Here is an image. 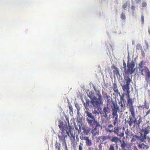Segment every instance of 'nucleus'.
Listing matches in <instances>:
<instances>
[{
  "mask_svg": "<svg viewBox=\"0 0 150 150\" xmlns=\"http://www.w3.org/2000/svg\"><path fill=\"white\" fill-rule=\"evenodd\" d=\"M95 91L96 96L98 98L94 96V93L91 91H89L87 94L88 96L91 99L90 103L94 108H98L100 105L103 103V99L100 91L94 86L93 87Z\"/></svg>",
  "mask_w": 150,
  "mask_h": 150,
  "instance_id": "1",
  "label": "nucleus"
},
{
  "mask_svg": "<svg viewBox=\"0 0 150 150\" xmlns=\"http://www.w3.org/2000/svg\"><path fill=\"white\" fill-rule=\"evenodd\" d=\"M86 121L90 126L93 128L91 131V137L93 139H95L100 133L99 130L97 129L98 127H101L102 126L95 117L86 119Z\"/></svg>",
  "mask_w": 150,
  "mask_h": 150,
  "instance_id": "2",
  "label": "nucleus"
},
{
  "mask_svg": "<svg viewBox=\"0 0 150 150\" xmlns=\"http://www.w3.org/2000/svg\"><path fill=\"white\" fill-rule=\"evenodd\" d=\"M125 103L119 102V106H117V104L116 103L115 106L114 108V109H113L112 113V118L114 119L113 122L114 126L118 124V115L117 114V112L118 111L119 112H122L124 111L126 109Z\"/></svg>",
  "mask_w": 150,
  "mask_h": 150,
  "instance_id": "3",
  "label": "nucleus"
},
{
  "mask_svg": "<svg viewBox=\"0 0 150 150\" xmlns=\"http://www.w3.org/2000/svg\"><path fill=\"white\" fill-rule=\"evenodd\" d=\"M105 130L106 132L110 133H114L120 137H123L124 135V131L123 130L121 131L122 128L120 127L117 126L114 127L112 124H109Z\"/></svg>",
  "mask_w": 150,
  "mask_h": 150,
  "instance_id": "4",
  "label": "nucleus"
},
{
  "mask_svg": "<svg viewBox=\"0 0 150 150\" xmlns=\"http://www.w3.org/2000/svg\"><path fill=\"white\" fill-rule=\"evenodd\" d=\"M97 139L98 141L99 140L101 139L102 142L107 140H109L112 142L115 143L116 144V147H117V143L119 141V138L115 136H113L110 134L108 135L99 137Z\"/></svg>",
  "mask_w": 150,
  "mask_h": 150,
  "instance_id": "5",
  "label": "nucleus"
},
{
  "mask_svg": "<svg viewBox=\"0 0 150 150\" xmlns=\"http://www.w3.org/2000/svg\"><path fill=\"white\" fill-rule=\"evenodd\" d=\"M128 60L127 62V70H125V74L129 75V74H132L135 71V69L134 67L135 66V64L133 60H132L131 62L129 63V57H128Z\"/></svg>",
  "mask_w": 150,
  "mask_h": 150,
  "instance_id": "6",
  "label": "nucleus"
},
{
  "mask_svg": "<svg viewBox=\"0 0 150 150\" xmlns=\"http://www.w3.org/2000/svg\"><path fill=\"white\" fill-rule=\"evenodd\" d=\"M82 102L83 103V105L85 108L86 109V111H85V113L86 114V119L95 117L89 111V109L88 107L89 106V103H90V101L88 99L86 98V103L84 102L83 100Z\"/></svg>",
  "mask_w": 150,
  "mask_h": 150,
  "instance_id": "7",
  "label": "nucleus"
},
{
  "mask_svg": "<svg viewBox=\"0 0 150 150\" xmlns=\"http://www.w3.org/2000/svg\"><path fill=\"white\" fill-rule=\"evenodd\" d=\"M124 79L126 84L122 85V89L123 91H128L129 90V85L132 81V76L130 77L129 75L125 74V75L124 76Z\"/></svg>",
  "mask_w": 150,
  "mask_h": 150,
  "instance_id": "8",
  "label": "nucleus"
},
{
  "mask_svg": "<svg viewBox=\"0 0 150 150\" xmlns=\"http://www.w3.org/2000/svg\"><path fill=\"white\" fill-rule=\"evenodd\" d=\"M59 127L62 131L61 134L62 135H67L68 133L69 132L67 131V124H64L63 122L61 120L59 121Z\"/></svg>",
  "mask_w": 150,
  "mask_h": 150,
  "instance_id": "9",
  "label": "nucleus"
},
{
  "mask_svg": "<svg viewBox=\"0 0 150 150\" xmlns=\"http://www.w3.org/2000/svg\"><path fill=\"white\" fill-rule=\"evenodd\" d=\"M79 138L81 140L85 141L86 145V146L88 147V148L91 147V146L93 144L92 141L88 137L84 136L83 133H81L80 135Z\"/></svg>",
  "mask_w": 150,
  "mask_h": 150,
  "instance_id": "10",
  "label": "nucleus"
},
{
  "mask_svg": "<svg viewBox=\"0 0 150 150\" xmlns=\"http://www.w3.org/2000/svg\"><path fill=\"white\" fill-rule=\"evenodd\" d=\"M131 113V115H130L128 120L127 122L128 123L130 127H131L134 124V121L135 120V111H132L130 112Z\"/></svg>",
  "mask_w": 150,
  "mask_h": 150,
  "instance_id": "11",
  "label": "nucleus"
},
{
  "mask_svg": "<svg viewBox=\"0 0 150 150\" xmlns=\"http://www.w3.org/2000/svg\"><path fill=\"white\" fill-rule=\"evenodd\" d=\"M134 100L132 98H130V97L127 98V105L128 107L129 110L130 112L132 111H135L134 106L133 105V104L134 103Z\"/></svg>",
  "mask_w": 150,
  "mask_h": 150,
  "instance_id": "12",
  "label": "nucleus"
},
{
  "mask_svg": "<svg viewBox=\"0 0 150 150\" xmlns=\"http://www.w3.org/2000/svg\"><path fill=\"white\" fill-rule=\"evenodd\" d=\"M137 118H138V120H137V118L135 117V120L134 121V124L133 126L134 127L135 126H137L139 127L140 126V125L143 122V117L140 116H139Z\"/></svg>",
  "mask_w": 150,
  "mask_h": 150,
  "instance_id": "13",
  "label": "nucleus"
},
{
  "mask_svg": "<svg viewBox=\"0 0 150 150\" xmlns=\"http://www.w3.org/2000/svg\"><path fill=\"white\" fill-rule=\"evenodd\" d=\"M125 92H126V93H123L122 94L121 96L120 97V102H123V103H126V101L125 99V96H126L127 97V98H128L130 97L129 93L130 92L129 90L128 91H123Z\"/></svg>",
  "mask_w": 150,
  "mask_h": 150,
  "instance_id": "14",
  "label": "nucleus"
},
{
  "mask_svg": "<svg viewBox=\"0 0 150 150\" xmlns=\"http://www.w3.org/2000/svg\"><path fill=\"white\" fill-rule=\"evenodd\" d=\"M82 128V129L83 130V134L84 136L87 135L89 133L90 130V129L87 127H85L84 126H83L82 128L79 126V131H81V129Z\"/></svg>",
  "mask_w": 150,
  "mask_h": 150,
  "instance_id": "15",
  "label": "nucleus"
},
{
  "mask_svg": "<svg viewBox=\"0 0 150 150\" xmlns=\"http://www.w3.org/2000/svg\"><path fill=\"white\" fill-rule=\"evenodd\" d=\"M137 145L138 148L139 149H147L149 147V146L148 145L145 144L144 143H142L140 142L139 143H137Z\"/></svg>",
  "mask_w": 150,
  "mask_h": 150,
  "instance_id": "16",
  "label": "nucleus"
},
{
  "mask_svg": "<svg viewBox=\"0 0 150 150\" xmlns=\"http://www.w3.org/2000/svg\"><path fill=\"white\" fill-rule=\"evenodd\" d=\"M139 69V73L142 76H145L148 71L149 70V68L146 66L144 67L143 68H140Z\"/></svg>",
  "mask_w": 150,
  "mask_h": 150,
  "instance_id": "17",
  "label": "nucleus"
},
{
  "mask_svg": "<svg viewBox=\"0 0 150 150\" xmlns=\"http://www.w3.org/2000/svg\"><path fill=\"white\" fill-rule=\"evenodd\" d=\"M67 135H62L58 136V138L60 142H62V144H64L65 143H66V138H67Z\"/></svg>",
  "mask_w": 150,
  "mask_h": 150,
  "instance_id": "18",
  "label": "nucleus"
},
{
  "mask_svg": "<svg viewBox=\"0 0 150 150\" xmlns=\"http://www.w3.org/2000/svg\"><path fill=\"white\" fill-rule=\"evenodd\" d=\"M67 135L69 137L71 142H74L75 141V134L73 133V131H70L68 133Z\"/></svg>",
  "mask_w": 150,
  "mask_h": 150,
  "instance_id": "19",
  "label": "nucleus"
},
{
  "mask_svg": "<svg viewBox=\"0 0 150 150\" xmlns=\"http://www.w3.org/2000/svg\"><path fill=\"white\" fill-rule=\"evenodd\" d=\"M110 109L108 107H105L103 108V112L104 114V116L105 117H107L108 115L110 112Z\"/></svg>",
  "mask_w": 150,
  "mask_h": 150,
  "instance_id": "20",
  "label": "nucleus"
},
{
  "mask_svg": "<svg viewBox=\"0 0 150 150\" xmlns=\"http://www.w3.org/2000/svg\"><path fill=\"white\" fill-rule=\"evenodd\" d=\"M111 68L112 69H114L113 72L114 74L115 75L117 76L120 75L118 69L114 65H113L111 66Z\"/></svg>",
  "mask_w": 150,
  "mask_h": 150,
  "instance_id": "21",
  "label": "nucleus"
},
{
  "mask_svg": "<svg viewBox=\"0 0 150 150\" xmlns=\"http://www.w3.org/2000/svg\"><path fill=\"white\" fill-rule=\"evenodd\" d=\"M116 104V103H115L114 101L112 100L109 103H107L106 105L107 107H110L111 108L112 112H113V109H114V108Z\"/></svg>",
  "mask_w": 150,
  "mask_h": 150,
  "instance_id": "22",
  "label": "nucleus"
},
{
  "mask_svg": "<svg viewBox=\"0 0 150 150\" xmlns=\"http://www.w3.org/2000/svg\"><path fill=\"white\" fill-rule=\"evenodd\" d=\"M139 140L140 141V136H138L137 135H134L131 139V142L132 143H134L136 141H138Z\"/></svg>",
  "mask_w": 150,
  "mask_h": 150,
  "instance_id": "23",
  "label": "nucleus"
},
{
  "mask_svg": "<svg viewBox=\"0 0 150 150\" xmlns=\"http://www.w3.org/2000/svg\"><path fill=\"white\" fill-rule=\"evenodd\" d=\"M148 134L144 133L143 136V134L141 133L140 136V141L142 142H145V140L147 139V135Z\"/></svg>",
  "mask_w": 150,
  "mask_h": 150,
  "instance_id": "24",
  "label": "nucleus"
},
{
  "mask_svg": "<svg viewBox=\"0 0 150 150\" xmlns=\"http://www.w3.org/2000/svg\"><path fill=\"white\" fill-rule=\"evenodd\" d=\"M127 146V143L125 142V141H123L122 142L120 146L121 148V149H126L125 148Z\"/></svg>",
  "mask_w": 150,
  "mask_h": 150,
  "instance_id": "25",
  "label": "nucleus"
},
{
  "mask_svg": "<svg viewBox=\"0 0 150 150\" xmlns=\"http://www.w3.org/2000/svg\"><path fill=\"white\" fill-rule=\"evenodd\" d=\"M145 80L147 82L150 81V71L149 70L148 71L145 75Z\"/></svg>",
  "mask_w": 150,
  "mask_h": 150,
  "instance_id": "26",
  "label": "nucleus"
},
{
  "mask_svg": "<svg viewBox=\"0 0 150 150\" xmlns=\"http://www.w3.org/2000/svg\"><path fill=\"white\" fill-rule=\"evenodd\" d=\"M150 129L149 126H148L146 127L144 129H142V132H144V134H148L149 133Z\"/></svg>",
  "mask_w": 150,
  "mask_h": 150,
  "instance_id": "27",
  "label": "nucleus"
},
{
  "mask_svg": "<svg viewBox=\"0 0 150 150\" xmlns=\"http://www.w3.org/2000/svg\"><path fill=\"white\" fill-rule=\"evenodd\" d=\"M102 94L103 98L105 99H106L107 100L111 98L110 96L108 95L106 93H105L103 91H102Z\"/></svg>",
  "mask_w": 150,
  "mask_h": 150,
  "instance_id": "28",
  "label": "nucleus"
},
{
  "mask_svg": "<svg viewBox=\"0 0 150 150\" xmlns=\"http://www.w3.org/2000/svg\"><path fill=\"white\" fill-rule=\"evenodd\" d=\"M146 62L145 60H142L139 64V68H142L143 67V66L145 65Z\"/></svg>",
  "mask_w": 150,
  "mask_h": 150,
  "instance_id": "29",
  "label": "nucleus"
},
{
  "mask_svg": "<svg viewBox=\"0 0 150 150\" xmlns=\"http://www.w3.org/2000/svg\"><path fill=\"white\" fill-rule=\"evenodd\" d=\"M112 89L115 93L118 92V89L117 88V86L116 83H113Z\"/></svg>",
  "mask_w": 150,
  "mask_h": 150,
  "instance_id": "30",
  "label": "nucleus"
},
{
  "mask_svg": "<svg viewBox=\"0 0 150 150\" xmlns=\"http://www.w3.org/2000/svg\"><path fill=\"white\" fill-rule=\"evenodd\" d=\"M54 147L56 149H57V150H61V144L60 143H58L57 142L54 144Z\"/></svg>",
  "mask_w": 150,
  "mask_h": 150,
  "instance_id": "31",
  "label": "nucleus"
},
{
  "mask_svg": "<svg viewBox=\"0 0 150 150\" xmlns=\"http://www.w3.org/2000/svg\"><path fill=\"white\" fill-rule=\"evenodd\" d=\"M67 129L69 132L70 131H73L74 129L72 128V127L69 124V123H68V127H67Z\"/></svg>",
  "mask_w": 150,
  "mask_h": 150,
  "instance_id": "32",
  "label": "nucleus"
},
{
  "mask_svg": "<svg viewBox=\"0 0 150 150\" xmlns=\"http://www.w3.org/2000/svg\"><path fill=\"white\" fill-rule=\"evenodd\" d=\"M120 18L123 20H125L126 19L125 15L124 13L122 12L120 15Z\"/></svg>",
  "mask_w": 150,
  "mask_h": 150,
  "instance_id": "33",
  "label": "nucleus"
},
{
  "mask_svg": "<svg viewBox=\"0 0 150 150\" xmlns=\"http://www.w3.org/2000/svg\"><path fill=\"white\" fill-rule=\"evenodd\" d=\"M83 144L80 142L79 145V150H83Z\"/></svg>",
  "mask_w": 150,
  "mask_h": 150,
  "instance_id": "34",
  "label": "nucleus"
},
{
  "mask_svg": "<svg viewBox=\"0 0 150 150\" xmlns=\"http://www.w3.org/2000/svg\"><path fill=\"white\" fill-rule=\"evenodd\" d=\"M114 144H111L110 146V147L109 148L108 150H116L114 146Z\"/></svg>",
  "mask_w": 150,
  "mask_h": 150,
  "instance_id": "35",
  "label": "nucleus"
},
{
  "mask_svg": "<svg viewBox=\"0 0 150 150\" xmlns=\"http://www.w3.org/2000/svg\"><path fill=\"white\" fill-rule=\"evenodd\" d=\"M125 134H126L127 136H127H129L130 135V132H129V130L128 129H127L126 131L125 132Z\"/></svg>",
  "mask_w": 150,
  "mask_h": 150,
  "instance_id": "36",
  "label": "nucleus"
},
{
  "mask_svg": "<svg viewBox=\"0 0 150 150\" xmlns=\"http://www.w3.org/2000/svg\"><path fill=\"white\" fill-rule=\"evenodd\" d=\"M128 6L127 2L125 3L122 6V8L124 9L125 10V8H126Z\"/></svg>",
  "mask_w": 150,
  "mask_h": 150,
  "instance_id": "37",
  "label": "nucleus"
},
{
  "mask_svg": "<svg viewBox=\"0 0 150 150\" xmlns=\"http://www.w3.org/2000/svg\"><path fill=\"white\" fill-rule=\"evenodd\" d=\"M102 144V143H101L99 145L98 148H99V149H98V150H102V148L103 147Z\"/></svg>",
  "mask_w": 150,
  "mask_h": 150,
  "instance_id": "38",
  "label": "nucleus"
},
{
  "mask_svg": "<svg viewBox=\"0 0 150 150\" xmlns=\"http://www.w3.org/2000/svg\"><path fill=\"white\" fill-rule=\"evenodd\" d=\"M71 142V144L72 145V146L73 147H75L77 145V143L75 144V141H74V142Z\"/></svg>",
  "mask_w": 150,
  "mask_h": 150,
  "instance_id": "39",
  "label": "nucleus"
},
{
  "mask_svg": "<svg viewBox=\"0 0 150 150\" xmlns=\"http://www.w3.org/2000/svg\"><path fill=\"white\" fill-rule=\"evenodd\" d=\"M62 145L63 146H64V147L65 148V150H68V148L67 143H65L64 144H62Z\"/></svg>",
  "mask_w": 150,
  "mask_h": 150,
  "instance_id": "40",
  "label": "nucleus"
},
{
  "mask_svg": "<svg viewBox=\"0 0 150 150\" xmlns=\"http://www.w3.org/2000/svg\"><path fill=\"white\" fill-rule=\"evenodd\" d=\"M147 6L146 3L145 2H143L142 4V6L143 7H146Z\"/></svg>",
  "mask_w": 150,
  "mask_h": 150,
  "instance_id": "41",
  "label": "nucleus"
},
{
  "mask_svg": "<svg viewBox=\"0 0 150 150\" xmlns=\"http://www.w3.org/2000/svg\"><path fill=\"white\" fill-rule=\"evenodd\" d=\"M142 19V24H143L144 23V17L143 15H142L141 16Z\"/></svg>",
  "mask_w": 150,
  "mask_h": 150,
  "instance_id": "42",
  "label": "nucleus"
},
{
  "mask_svg": "<svg viewBox=\"0 0 150 150\" xmlns=\"http://www.w3.org/2000/svg\"><path fill=\"white\" fill-rule=\"evenodd\" d=\"M123 67L125 69V70H126V64L125 62L123 60Z\"/></svg>",
  "mask_w": 150,
  "mask_h": 150,
  "instance_id": "43",
  "label": "nucleus"
},
{
  "mask_svg": "<svg viewBox=\"0 0 150 150\" xmlns=\"http://www.w3.org/2000/svg\"><path fill=\"white\" fill-rule=\"evenodd\" d=\"M136 48H137V50H139V49H142V46L141 45H138L137 46V47Z\"/></svg>",
  "mask_w": 150,
  "mask_h": 150,
  "instance_id": "44",
  "label": "nucleus"
},
{
  "mask_svg": "<svg viewBox=\"0 0 150 150\" xmlns=\"http://www.w3.org/2000/svg\"><path fill=\"white\" fill-rule=\"evenodd\" d=\"M150 113V108L149 110H148V111H147L146 113L145 116H147V115H148Z\"/></svg>",
  "mask_w": 150,
  "mask_h": 150,
  "instance_id": "45",
  "label": "nucleus"
},
{
  "mask_svg": "<svg viewBox=\"0 0 150 150\" xmlns=\"http://www.w3.org/2000/svg\"><path fill=\"white\" fill-rule=\"evenodd\" d=\"M112 100V98H111L110 99H109L108 100H107V103H108L109 102H111V101Z\"/></svg>",
  "mask_w": 150,
  "mask_h": 150,
  "instance_id": "46",
  "label": "nucleus"
},
{
  "mask_svg": "<svg viewBox=\"0 0 150 150\" xmlns=\"http://www.w3.org/2000/svg\"><path fill=\"white\" fill-rule=\"evenodd\" d=\"M135 7L134 6H132L131 7V8L132 10H134L135 9Z\"/></svg>",
  "mask_w": 150,
  "mask_h": 150,
  "instance_id": "47",
  "label": "nucleus"
},
{
  "mask_svg": "<svg viewBox=\"0 0 150 150\" xmlns=\"http://www.w3.org/2000/svg\"><path fill=\"white\" fill-rule=\"evenodd\" d=\"M94 148L93 147H90L88 148V149H86V150H93Z\"/></svg>",
  "mask_w": 150,
  "mask_h": 150,
  "instance_id": "48",
  "label": "nucleus"
},
{
  "mask_svg": "<svg viewBox=\"0 0 150 150\" xmlns=\"http://www.w3.org/2000/svg\"><path fill=\"white\" fill-rule=\"evenodd\" d=\"M144 107L145 108V107L147 106L146 105L147 102H146V100H145V101H144Z\"/></svg>",
  "mask_w": 150,
  "mask_h": 150,
  "instance_id": "49",
  "label": "nucleus"
},
{
  "mask_svg": "<svg viewBox=\"0 0 150 150\" xmlns=\"http://www.w3.org/2000/svg\"><path fill=\"white\" fill-rule=\"evenodd\" d=\"M141 0H135L136 3L137 4L139 3L141 1Z\"/></svg>",
  "mask_w": 150,
  "mask_h": 150,
  "instance_id": "50",
  "label": "nucleus"
},
{
  "mask_svg": "<svg viewBox=\"0 0 150 150\" xmlns=\"http://www.w3.org/2000/svg\"><path fill=\"white\" fill-rule=\"evenodd\" d=\"M148 142L149 143H150V138L149 137H148Z\"/></svg>",
  "mask_w": 150,
  "mask_h": 150,
  "instance_id": "51",
  "label": "nucleus"
},
{
  "mask_svg": "<svg viewBox=\"0 0 150 150\" xmlns=\"http://www.w3.org/2000/svg\"><path fill=\"white\" fill-rule=\"evenodd\" d=\"M79 105L78 104L77 105L75 104V106H76V108H77V109L78 110L80 109V108H79V109H78V108H77V106H78Z\"/></svg>",
  "mask_w": 150,
  "mask_h": 150,
  "instance_id": "52",
  "label": "nucleus"
},
{
  "mask_svg": "<svg viewBox=\"0 0 150 150\" xmlns=\"http://www.w3.org/2000/svg\"><path fill=\"white\" fill-rule=\"evenodd\" d=\"M116 93H117L118 94L119 96L120 97L121 95L120 93V92L119 91H118V92H117Z\"/></svg>",
  "mask_w": 150,
  "mask_h": 150,
  "instance_id": "53",
  "label": "nucleus"
},
{
  "mask_svg": "<svg viewBox=\"0 0 150 150\" xmlns=\"http://www.w3.org/2000/svg\"><path fill=\"white\" fill-rule=\"evenodd\" d=\"M141 108H145V107H144V105H142L141 106Z\"/></svg>",
  "mask_w": 150,
  "mask_h": 150,
  "instance_id": "54",
  "label": "nucleus"
},
{
  "mask_svg": "<svg viewBox=\"0 0 150 150\" xmlns=\"http://www.w3.org/2000/svg\"><path fill=\"white\" fill-rule=\"evenodd\" d=\"M69 108L71 110H72V109H73V108H72L71 106H69Z\"/></svg>",
  "mask_w": 150,
  "mask_h": 150,
  "instance_id": "55",
  "label": "nucleus"
},
{
  "mask_svg": "<svg viewBox=\"0 0 150 150\" xmlns=\"http://www.w3.org/2000/svg\"><path fill=\"white\" fill-rule=\"evenodd\" d=\"M145 108H146V109H149V105L146 106L145 107Z\"/></svg>",
  "mask_w": 150,
  "mask_h": 150,
  "instance_id": "56",
  "label": "nucleus"
},
{
  "mask_svg": "<svg viewBox=\"0 0 150 150\" xmlns=\"http://www.w3.org/2000/svg\"><path fill=\"white\" fill-rule=\"evenodd\" d=\"M148 32H149V33L150 34V29H149Z\"/></svg>",
  "mask_w": 150,
  "mask_h": 150,
  "instance_id": "57",
  "label": "nucleus"
},
{
  "mask_svg": "<svg viewBox=\"0 0 150 150\" xmlns=\"http://www.w3.org/2000/svg\"><path fill=\"white\" fill-rule=\"evenodd\" d=\"M95 150H98V149L97 148H95Z\"/></svg>",
  "mask_w": 150,
  "mask_h": 150,
  "instance_id": "58",
  "label": "nucleus"
},
{
  "mask_svg": "<svg viewBox=\"0 0 150 150\" xmlns=\"http://www.w3.org/2000/svg\"><path fill=\"white\" fill-rule=\"evenodd\" d=\"M119 150H127V149H124V150H123V149H120Z\"/></svg>",
  "mask_w": 150,
  "mask_h": 150,
  "instance_id": "59",
  "label": "nucleus"
},
{
  "mask_svg": "<svg viewBox=\"0 0 150 150\" xmlns=\"http://www.w3.org/2000/svg\"><path fill=\"white\" fill-rule=\"evenodd\" d=\"M134 42H132V44H134Z\"/></svg>",
  "mask_w": 150,
  "mask_h": 150,
  "instance_id": "60",
  "label": "nucleus"
},
{
  "mask_svg": "<svg viewBox=\"0 0 150 150\" xmlns=\"http://www.w3.org/2000/svg\"><path fill=\"white\" fill-rule=\"evenodd\" d=\"M97 112V111H96L95 113L96 114Z\"/></svg>",
  "mask_w": 150,
  "mask_h": 150,
  "instance_id": "61",
  "label": "nucleus"
},
{
  "mask_svg": "<svg viewBox=\"0 0 150 150\" xmlns=\"http://www.w3.org/2000/svg\"><path fill=\"white\" fill-rule=\"evenodd\" d=\"M142 52H143L144 53V51H142Z\"/></svg>",
  "mask_w": 150,
  "mask_h": 150,
  "instance_id": "62",
  "label": "nucleus"
},
{
  "mask_svg": "<svg viewBox=\"0 0 150 150\" xmlns=\"http://www.w3.org/2000/svg\"><path fill=\"white\" fill-rule=\"evenodd\" d=\"M76 139H77V137H76Z\"/></svg>",
  "mask_w": 150,
  "mask_h": 150,
  "instance_id": "63",
  "label": "nucleus"
},
{
  "mask_svg": "<svg viewBox=\"0 0 150 150\" xmlns=\"http://www.w3.org/2000/svg\"><path fill=\"white\" fill-rule=\"evenodd\" d=\"M149 138H150V137H149Z\"/></svg>",
  "mask_w": 150,
  "mask_h": 150,
  "instance_id": "64",
  "label": "nucleus"
}]
</instances>
